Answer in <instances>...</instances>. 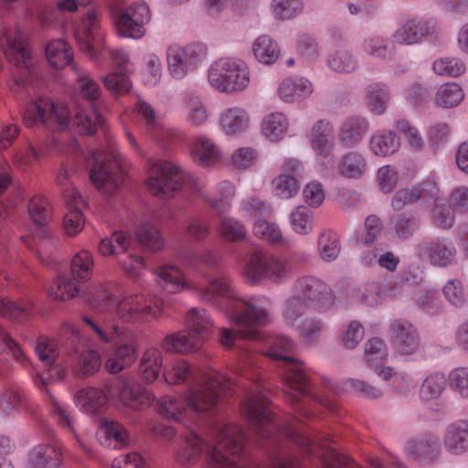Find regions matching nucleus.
<instances>
[{
    "mask_svg": "<svg viewBox=\"0 0 468 468\" xmlns=\"http://www.w3.org/2000/svg\"><path fill=\"white\" fill-rule=\"evenodd\" d=\"M155 273L168 292L191 291L202 302L211 303L229 318L237 330L221 328L219 334L220 344L228 349L236 345L238 337L256 338L259 329L271 320V303L267 297L241 298L227 278H213L207 286H200L187 281L183 271L172 264L159 267Z\"/></svg>",
    "mask_w": 468,
    "mask_h": 468,
    "instance_id": "f257e3e1",
    "label": "nucleus"
},
{
    "mask_svg": "<svg viewBox=\"0 0 468 468\" xmlns=\"http://www.w3.org/2000/svg\"><path fill=\"white\" fill-rule=\"evenodd\" d=\"M145 181L149 191L162 199H169L179 191L197 196L218 214L226 212L235 196L234 186L229 181L219 184L216 197H210L205 191L206 176L183 169L171 161H149Z\"/></svg>",
    "mask_w": 468,
    "mask_h": 468,
    "instance_id": "f03ea898",
    "label": "nucleus"
},
{
    "mask_svg": "<svg viewBox=\"0 0 468 468\" xmlns=\"http://www.w3.org/2000/svg\"><path fill=\"white\" fill-rule=\"evenodd\" d=\"M163 377L169 385L187 386L185 399L192 410H209L218 406L223 394L232 390L234 379L217 370L204 372L183 358L175 359L164 367Z\"/></svg>",
    "mask_w": 468,
    "mask_h": 468,
    "instance_id": "7ed1b4c3",
    "label": "nucleus"
},
{
    "mask_svg": "<svg viewBox=\"0 0 468 468\" xmlns=\"http://www.w3.org/2000/svg\"><path fill=\"white\" fill-rule=\"evenodd\" d=\"M76 41L87 56L92 59L109 56L116 68L103 78L104 86L114 94H123L131 89L129 56L123 49H112L104 42L101 19L93 8H90L74 26Z\"/></svg>",
    "mask_w": 468,
    "mask_h": 468,
    "instance_id": "20e7f679",
    "label": "nucleus"
},
{
    "mask_svg": "<svg viewBox=\"0 0 468 468\" xmlns=\"http://www.w3.org/2000/svg\"><path fill=\"white\" fill-rule=\"evenodd\" d=\"M267 355L285 363L282 374L283 389L296 412L304 418L311 416L306 408V399L317 401L330 411H335V404L331 399L318 396L313 391L309 368L290 355L294 349V342L287 336L276 335L270 340Z\"/></svg>",
    "mask_w": 468,
    "mask_h": 468,
    "instance_id": "39448f33",
    "label": "nucleus"
},
{
    "mask_svg": "<svg viewBox=\"0 0 468 468\" xmlns=\"http://www.w3.org/2000/svg\"><path fill=\"white\" fill-rule=\"evenodd\" d=\"M117 398L127 408L143 410L151 406L154 395L136 381L116 378L109 381L104 389L88 387L78 390L75 403L87 414L97 415L104 411L109 399Z\"/></svg>",
    "mask_w": 468,
    "mask_h": 468,
    "instance_id": "423d86ee",
    "label": "nucleus"
},
{
    "mask_svg": "<svg viewBox=\"0 0 468 468\" xmlns=\"http://www.w3.org/2000/svg\"><path fill=\"white\" fill-rule=\"evenodd\" d=\"M91 303L105 312L103 319L122 323L141 324L157 319L164 309L163 300L155 295L127 293L118 299L105 287L101 286L92 295Z\"/></svg>",
    "mask_w": 468,
    "mask_h": 468,
    "instance_id": "0eeeda50",
    "label": "nucleus"
},
{
    "mask_svg": "<svg viewBox=\"0 0 468 468\" xmlns=\"http://www.w3.org/2000/svg\"><path fill=\"white\" fill-rule=\"evenodd\" d=\"M76 73L78 90L83 99V103L77 106L72 123L78 133L90 135L104 123V117L101 113L102 90L100 84L87 70L76 69Z\"/></svg>",
    "mask_w": 468,
    "mask_h": 468,
    "instance_id": "6e6552de",
    "label": "nucleus"
},
{
    "mask_svg": "<svg viewBox=\"0 0 468 468\" xmlns=\"http://www.w3.org/2000/svg\"><path fill=\"white\" fill-rule=\"evenodd\" d=\"M82 321L103 343L112 344L117 341H126L120 345L106 360L105 367L107 371L112 374L119 373L135 361L137 357L136 348L131 340L130 332L124 326L108 319H103L101 323H98L89 316H83Z\"/></svg>",
    "mask_w": 468,
    "mask_h": 468,
    "instance_id": "1a4fd4ad",
    "label": "nucleus"
},
{
    "mask_svg": "<svg viewBox=\"0 0 468 468\" xmlns=\"http://www.w3.org/2000/svg\"><path fill=\"white\" fill-rule=\"evenodd\" d=\"M0 48L15 67L13 79L9 82L10 90L16 92L20 89H26L32 81L35 72L26 36L17 29L3 28L0 31Z\"/></svg>",
    "mask_w": 468,
    "mask_h": 468,
    "instance_id": "9d476101",
    "label": "nucleus"
},
{
    "mask_svg": "<svg viewBox=\"0 0 468 468\" xmlns=\"http://www.w3.org/2000/svg\"><path fill=\"white\" fill-rule=\"evenodd\" d=\"M187 329L167 335L161 343L166 353L187 355L197 352L208 336L212 322L207 310L192 308L187 314Z\"/></svg>",
    "mask_w": 468,
    "mask_h": 468,
    "instance_id": "9b49d317",
    "label": "nucleus"
},
{
    "mask_svg": "<svg viewBox=\"0 0 468 468\" xmlns=\"http://www.w3.org/2000/svg\"><path fill=\"white\" fill-rule=\"evenodd\" d=\"M93 161L90 170V179L99 189L112 194L124 179L123 161L113 141H110L106 150H92Z\"/></svg>",
    "mask_w": 468,
    "mask_h": 468,
    "instance_id": "f8f14e48",
    "label": "nucleus"
},
{
    "mask_svg": "<svg viewBox=\"0 0 468 468\" xmlns=\"http://www.w3.org/2000/svg\"><path fill=\"white\" fill-rule=\"evenodd\" d=\"M209 85L226 94L239 93L250 84V70L245 61L237 58H221L214 61L208 69Z\"/></svg>",
    "mask_w": 468,
    "mask_h": 468,
    "instance_id": "ddd939ff",
    "label": "nucleus"
},
{
    "mask_svg": "<svg viewBox=\"0 0 468 468\" xmlns=\"http://www.w3.org/2000/svg\"><path fill=\"white\" fill-rule=\"evenodd\" d=\"M292 274V264L287 258L257 251L250 254L244 267V275L252 284L264 281L280 284L290 280Z\"/></svg>",
    "mask_w": 468,
    "mask_h": 468,
    "instance_id": "4468645a",
    "label": "nucleus"
},
{
    "mask_svg": "<svg viewBox=\"0 0 468 468\" xmlns=\"http://www.w3.org/2000/svg\"><path fill=\"white\" fill-rule=\"evenodd\" d=\"M69 110L55 104L48 97H39L26 109L23 122L27 127L43 126L51 131L64 130L69 125Z\"/></svg>",
    "mask_w": 468,
    "mask_h": 468,
    "instance_id": "2eb2a0df",
    "label": "nucleus"
},
{
    "mask_svg": "<svg viewBox=\"0 0 468 468\" xmlns=\"http://www.w3.org/2000/svg\"><path fill=\"white\" fill-rule=\"evenodd\" d=\"M112 18L120 37L140 39L146 33L145 26L151 20V11L145 2L138 1L128 6L113 7Z\"/></svg>",
    "mask_w": 468,
    "mask_h": 468,
    "instance_id": "dca6fc26",
    "label": "nucleus"
},
{
    "mask_svg": "<svg viewBox=\"0 0 468 468\" xmlns=\"http://www.w3.org/2000/svg\"><path fill=\"white\" fill-rule=\"evenodd\" d=\"M33 313L32 304L28 302H14L7 298L0 297V315L4 318L22 322L27 319ZM7 350L12 357L22 367H27L29 360L20 346L8 333L0 329V351Z\"/></svg>",
    "mask_w": 468,
    "mask_h": 468,
    "instance_id": "f3484780",
    "label": "nucleus"
},
{
    "mask_svg": "<svg viewBox=\"0 0 468 468\" xmlns=\"http://www.w3.org/2000/svg\"><path fill=\"white\" fill-rule=\"evenodd\" d=\"M62 345L69 356L77 358V372L79 375L88 377L99 371L101 366L100 354L93 349H83L80 345V330L72 325H67L64 329Z\"/></svg>",
    "mask_w": 468,
    "mask_h": 468,
    "instance_id": "a211bd4d",
    "label": "nucleus"
},
{
    "mask_svg": "<svg viewBox=\"0 0 468 468\" xmlns=\"http://www.w3.org/2000/svg\"><path fill=\"white\" fill-rule=\"evenodd\" d=\"M292 292L298 293L318 311L329 310L335 302L332 288L321 279L312 275L296 279L292 284Z\"/></svg>",
    "mask_w": 468,
    "mask_h": 468,
    "instance_id": "6ab92c4d",
    "label": "nucleus"
},
{
    "mask_svg": "<svg viewBox=\"0 0 468 468\" xmlns=\"http://www.w3.org/2000/svg\"><path fill=\"white\" fill-rule=\"evenodd\" d=\"M218 407L209 410H192L185 399V392L182 398L165 395L158 400L157 411L166 420H175L186 428L190 424H198L201 420L218 411Z\"/></svg>",
    "mask_w": 468,
    "mask_h": 468,
    "instance_id": "aec40b11",
    "label": "nucleus"
},
{
    "mask_svg": "<svg viewBox=\"0 0 468 468\" xmlns=\"http://www.w3.org/2000/svg\"><path fill=\"white\" fill-rule=\"evenodd\" d=\"M205 56L200 45L182 47L177 44L170 45L166 51V60L170 75L176 80H182L190 71L201 64Z\"/></svg>",
    "mask_w": 468,
    "mask_h": 468,
    "instance_id": "412c9836",
    "label": "nucleus"
},
{
    "mask_svg": "<svg viewBox=\"0 0 468 468\" xmlns=\"http://www.w3.org/2000/svg\"><path fill=\"white\" fill-rule=\"evenodd\" d=\"M130 244V236L122 231H115L111 238L101 239L98 250L101 255L105 257L117 254L118 250L127 253L125 259H120L119 262L129 276L137 277L144 268V261L142 257L128 252Z\"/></svg>",
    "mask_w": 468,
    "mask_h": 468,
    "instance_id": "4be33fe9",
    "label": "nucleus"
},
{
    "mask_svg": "<svg viewBox=\"0 0 468 468\" xmlns=\"http://www.w3.org/2000/svg\"><path fill=\"white\" fill-rule=\"evenodd\" d=\"M441 27L433 17L414 16L405 21L392 35L394 43L415 45L424 39L438 37Z\"/></svg>",
    "mask_w": 468,
    "mask_h": 468,
    "instance_id": "5701e85b",
    "label": "nucleus"
},
{
    "mask_svg": "<svg viewBox=\"0 0 468 468\" xmlns=\"http://www.w3.org/2000/svg\"><path fill=\"white\" fill-rule=\"evenodd\" d=\"M417 253L431 265L445 268L454 263L457 250L450 238L437 236L419 243Z\"/></svg>",
    "mask_w": 468,
    "mask_h": 468,
    "instance_id": "b1692460",
    "label": "nucleus"
},
{
    "mask_svg": "<svg viewBox=\"0 0 468 468\" xmlns=\"http://www.w3.org/2000/svg\"><path fill=\"white\" fill-rule=\"evenodd\" d=\"M33 381L35 385L47 395L46 401L48 405L52 419L61 429L74 434L75 419L73 411L68 404L59 401L50 393V390L48 388L49 378H46L44 376L36 373L33 376Z\"/></svg>",
    "mask_w": 468,
    "mask_h": 468,
    "instance_id": "393cba45",
    "label": "nucleus"
},
{
    "mask_svg": "<svg viewBox=\"0 0 468 468\" xmlns=\"http://www.w3.org/2000/svg\"><path fill=\"white\" fill-rule=\"evenodd\" d=\"M218 123L225 134L235 136L249 129L250 117L245 108L230 106L220 112Z\"/></svg>",
    "mask_w": 468,
    "mask_h": 468,
    "instance_id": "a878e982",
    "label": "nucleus"
},
{
    "mask_svg": "<svg viewBox=\"0 0 468 468\" xmlns=\"http://www.w3.org/2000/svg\"><path fill=\"white\" fill-rule=\"evenodd\" d=\"M442 443L452 455H463L468 452V420H457L449 423L443 432Z\"/></svg>",
    "mask_w": 468,
    "mask_h": 468,
    "instance_id": "bb28decb",
    "label": "nucleus"
},
{
    "mask_svg": "<svg viewBox=\"0 0 468 468\" xmlns=\"http://www.w3.org/2000/svg\"><path fill=\"white\" fill-rule=\"evenodd\" d=\"M63 461V451L58 443H43L35 446L28 454L30 468H58Z\"/></svg>",
    "mask_w": 468,
    "mask_h": 468,
    "instance_id": "cd10ccee",
    "label": "nucleus"
},
{
    "mask_svg": "<svg viewBox=\"0 0 468 468\" xmlns=\"http://www.w3.org/2000/svg\"><path fill=\"white\" fill-rule=\"evenodd\" d=\"M35 351L47 367L51 379L58 380L64 378L66 370L56 363L58 356V347L53 339L46 336L38 337Z\"/></svg>",
    "mask_w": 468,
    "mask_h": 468,
    "instance_id": "c85d7f7f",
    "label": "nucleus"
},
{
    "mask_svg": "<svg viewBox=\"0 0 468 468\" xmlns=\"http://www.w3.org/2000/svg\"><path fill=\"white\" fill-rule=\"evenodd\" d=\"M408 454L419 463H432L440 455V443L438 438L432 434H426L406 444Z\"/></svg>",
    "mask_w": 468,
    "mask_h": 468,
    "instance_id": "c756f323",
    "label": "nucleus"
},
{
    "mask_svg": "<svg viewBox=\"0 0 468 468\" xmlns=\"http://www.w3.org/2000/svg\"><path fill=\"white\" fill-rule=\"evenodd\" d=\"M190 154L192 160L203 167L214 166L222 157L219 146L212 139L204 135L195 138Z\"/></svg>",
    "mask_w": 468,
    "mask_h": 468,
    "instance_id": "7c9ffc66",
    "label": "nucleus"
},
{
    "mask_svg": "<svg viewBox=\"0 0 468 468\" xmlns=\"http://www.w3.org/2000/svg\"><path fill=\"white\" fill-rule=\"evenodd\" d=\"M313 149L324 157L322 165L333 162V128L329 122L320 120L314 123L311 133Z\"/></svg>",
    "mask_w": 468,
    "mask_h": 468,
    "instance_id": "2f4dec72",
    "label": "nucleus"
},
{
    "mask_svg": "<svg viewBox=\"0 0 468 468\" xmlns=\"http://www.w3.org/2000/svg\"><path fill=\"white\" fill-rule=\"evenodd\" d=\"M369 129L368 122L361 116L346 119L338 131V140L346 148L359 144Z\"/></svg>",
    "mask_w": 468,
    "mask_h": 468,
    "instance_id": "473e14b6",
    "label": "nucleus"
},
{
    "mask_svg": "<svg viewBox=\"0 0 468 468\" xmlns=\"http://www.w3.org/2000/svg\"><path fill=\"white\" fill-rule=\"evenodd\" d=\"M387 356V346L381 339L374 337L366 344L365 356L368 366L374 368L377 374L385 380L392 377L398 378V376L393 373L392 367L381 368Z\"/></svg>",
    "mask_w": 468,
    "mask_h": 468,
    "instance_id": "72a5a7b5",
    "label": "nucleus"
},
{
    "mask_svg": "<svg viewBox=\"0 0 468 468\" xmlns=\"http://www.w3.org/2000/svg\"><path fill=\"white\" fill-rule=\"evenodd\" d=\"M312 83L303 77H289L284 79L278 89L280 98L285 102H296L309 97L313 93Z\"/></svg>",
    "mask_w": 468,
    "mask_h": 468,
    "instance_id": "f704fd0d",
    "label": "nucleus"
},
{
    "mask_svg": "<svg viewBox=\"0 0 468 468\" xmlns=\"http://www.w3.org/2000/svg\"><path fill=\"white\" fill-rule=\"evenodd\" d=\"M367 170V158L356 151H349L342 154L336 165L338 175L347 179H360Z\"/></svg>",
    "mask_w": 468,
    "mask_h": 468,
    "instance_id": "c9c22d12",
    "label": "nucleus"
},
{
    "mask_svg": "<svg viewBox=\"0 0 468 468\" xmlns=\"http://www.w3.org/2000/svg\"><path fill=\"white\" fill-rule=\"evenodd\" d=\"M392 335L399 350L404 355L414 353L420 345L419 336L412 324L405 320H396L391 324Z\"/></svg>",
    "mask_w": 468,
    "mask_h": 468,
    "instance_id": "e433bc0d",
    "label": "nucleus"
},
{
    "mask_svg": "<svg viewBox=\"0 0 468 468\" xmlns=\"http://www.w3.org/2000/svg\"><path fill=\"white\" fill-rule=\"evenodd\" d=\"M135 111L144 120L147 133L151 134L154 141L165 146L168 144V142H165V138L169 135V132L156 120L154 108L147 102L138 100L135 104Z\"/></svg>",
    "mask_w": 468,
    "mask_h": 468,
    "instance_id": "4c0bfd02",
    "label": "nucleus"
},
{
    "mask_svg": "<svg viewBox=\"0 0 468 468\" xmlns=\"http://www.w3.org/2000/svg\"><path fill=\"white\" fill-rule=\"evenodd\" d=\"M400 148V139L390 130H381L374 133L369 141L370 152L379 157L394 154Z\"/></svg>",
    "mask_w": 468,
    "mask_h": 468,
    "instance_id": "58836bf2",
    "label": "nucleus"
},
{
    "mask_svg": "<svg viewBox=\"0 0 468 468\" xmlns=\"http://www.w3.org/2000/svg\"><path fill=\"white\" fill-rule=\"evenodd\" d=\"M98 436L107 447L122 448L129 441L127 430L118 421L104 420L99 428Z\"/></svg>",
    "mask_w": 468,
    "mask_h": 468,
    "instance_id": "ea45409f",
    "label": "nucleus"
},
{
    "mask_svg": "<svg viewBox=\"0 0 468 468\" xmlns=\"http://www.w3.org/2000/svg\"><path fill=\"white\" fill-rule=\"evenodd\" d=\"M383 290L378 282H367L361 286L352 288L347 292L349 303H361L374 306L381 303Z\"/></svg>",
    "mask_w": 468,
    "mask_h": 468,
    "instance_id": "a19ab883",
    "label": "nucleus"
},
{
    "mask_svg": "<svg viewBox=\"0 0 468 468\" xmlns=\"http://www.w3.org/2000/svg\"><path fill=\"white\" fill-rule=\"evenodd\" d=\"M163 367V356L159 349L150 347L146 349L141 358L139 372L142 379L152 383L157 379Z\"/></svg>",
    "mask_w": 468,
    "mask_h": 468,
    "instance_id": "79ce46f5",
    "label": "nucleus"
},
{
    "mask_svg": "<svg viewBox=\"0 0 468 468\" xmlns=\"http://www.w3.org/2000/svg\"><path fill=\"white\" fill-rule=\"evenodd\" d=\"M46 56L51 66L62 69L73 62V52L63 39L50 41L46 48Z\"/></svg>",
    "mask_w": 468,
    "mask_h": 468,
    "instance_id": "37998d69",
    "label": "nucleus"
},
{
    "mask_svg": "<svg viewBox=\"0 0 468 468\" xmlns=\"http://www.w3.org/2000/svg\"><path fill=\"white\" fill-rule=\"evenodd\" d=\"M94 268V260L90 251L81 250L75 253L71 259V276L78 283L87 282L91 278Z\"/></svg>",
    "mask_w": 468,
    "mask_h": 468,
    "instance_id": "c03bdc74",
    "label": "nucleus"
},
{
    "mask_svg": "<svg viewBox=\"0 0 468 468\" xmlns=\"http://www.w3.org/2000/svg\"><path fill=\"white\" fill-rule=\"evenodd\" d=\"M254 58L261 64H273L280 56V48L276 41L267 35L258 37L252 46Z\"/></svg>",
    "mask_w": 468,
    "mask_h": 468,
    "instance_id": "a18cd8bd",
    "label": "nucleus"
},
{
    "mask_svg": "<svg viewBox=\"0 0 468 468\" xmlns=\"http://www.w3.org/2000/svg\"><path fill=\"white\" fill-rule=\"evenodd\" d=\"M464 98L463 88L455 83H444L439 87L434 98L436 106L450 109L459 105Z\"/></svg>",
    "mask_w": 468,
    "mask_h": 468,
    "instance_id": "49530a36",
    "label": "nucleus"
},
{
    "mask_svg": "<svg viewBox=\"0 0 468 468\" xmlns=\"http://www.w3.org/2000/svg\"><path fill=\"white\" fill-rule=\"evenodd\" d=\"M184 112L186 121L193 126H200L207 122L209 113L201 100L188 94L184 98Z\"/></svg>",
    "mask_w": 468,
    "mask_h": 468,
    "instance_id": "de8ad7c7",
    "label": "nucleus"
},
{
    "mask_svg": "<svg viewBox=\"0 0 468 468\" xmlns=\"http://www.w3.org/2000/svg\"><path fill=\"white\" fill-rule=\"evenodd\" d=\"M65 203L68 207V212L63 220L64 229L68 235L75 236L83 229L85 225V218L81 210L84 201L80 197V203L75 202L73 198L70 202Z\"/></svg>",
    "mask_w": 468,
    "mask_h": 468,
    "instance_id": "09e8293b",
    "label": "nucleus"
},
{
    "mask_svg": "<svg viewBox=\"0 0 468 468\" xmlns=\"http://www.w3.org/2000/svg\"><path fill=\"white\" fill-rule=\"evenodd\" d=\"M27 399L26 392L18 387L5 388L0 390V413L11 415L16 412Z\"/></svg>",
    "mask_w": 468,
    "mask_h": 468,
    "instance_id": "8fccbe9b",
    "label": "nucleus"
},
{
    "mask_svg": "<svg viewBox=\"0 0 468 468\" xmlns=\"http://www.w3.org/2000/svg\"><path fill=\"white\" fill-rule=\"evenodd\" d=\"M263 135L271 142L280 141L288 129V121L282 112H273L267 115L261 123Z\"/></svg>",
    "mask_w": 468,
    "mask_h": 468,
    "instance_id": "3c124183",
    "label": "nucleus"
},
{
    "mask_svg": "<svg viewBox=\"0 0 468 468\" xmlns=\"http://www.w3.org/2000/svg\"><path fill=\"white\" fill-rule=\"evenodd\" d=\"M306 346L317 343L324 331V324L317 318H305L292 327Z\"/></svg>",
    "mask_w": 468,
    "mask_h": 468,
    "instance_id": "603ef678",
    "label": "nucleus"
},
{
    "mask_svg": "<svg viewBox=\"0 0 468 468\" xmlns=\"http://www.w3.org/2000/svg\"><path fill=\"white\" fill-rule=\"evenodd\" d=\"M317 247L324 261H332L335 260L341 250L338 234L332 229L323 230L318 236Z\"/></svg>",
    "mask_w": 468,
    "mask_h": 468,
    "instance_id": "864d4df0",
    "label": "nucleus"
},
{
    "mask_svg": "<svg viewBox=\"0 0 468 468\" xmlns=\"http://www.w3.org/2000/svg\"><path fill=\"white\" fill-rule=\"evenodd\" d=\"M309 306L310 304L304 299L292 292V296L284 303L282 311L284 324L289 327H294Z\"/></svg>",
    "mask_w": 468,
    "mask_h": 468,
    "instance_id": "5fc2aeb1",
    "label": "nucleus"
},
{
    "mask_svg": "<svg viewBox=\"0 0 468 468\" xmlns=\"http://www.w3.org/2000/svg\"><path fill=\"white\" fill-rule=\"evenodd\" d=\"M420 228V221L412 215L401 213L391 221V234L400 240L410 239Z\"/></svg>",
    "mask_w": 468,
    "mask_h": 468,
    "instance_id": "6e6d98bb",
    "label": "nucleus"
},
{
    "mask_svg": "<svg viewBox=\"0 0 468 468\" xmlns=\"http://www.w3.org/2000/svg\"><path fill=\"white\" fill-rule=\"evenodd\" d=\"M448 378L442 373L429 375L420 388V398L423 401L438 399L446 388Z\"/></svg>",
    "mask_w": 468,
    "mask_h": 468,
    "instance_id": "4d7b16f0",
    "label": "nucleus"
},
{
    "mask_svg": "<svg viewBox=\"0 0 468 468\" xmlns=\"http://www.w3.org/2000/svg\"><path fill=\"white\" fill-rule=\"evenodd\" d=\"M367 104L370 112L382 114L389 100L388 88L379 83H374L367 88Z\"/></svg>",
    "mask_w": 468,
    "mask_h": 468,
    "instance_id": "13d9d810",
    "label": "nucleus"
},
{
    "mask_svg": "<svg viewBox=\"0 0 468 468\" xmlns=\"http://www.w3.org/2000/svg\"><path fill=\"white\" fill-rule=\"evenodd\" d=\"M218 230L223 239L230 242L242 241L247 237L245 226L234 218H221Z\"/></svg>",
    "mask_w": 468,
    "mask_h": 468,
    "instance_id": "bf43d9fd",
    "label": "nucleus"
},
{
    "mask_svg": "<svg viewBox=\"0 0 468 468\" xmlns=\"http://www.w3.org/2000/svg\"><path fill=\"white\" fill-rule=\"evenodd\" d=\"M79 285L73 279L58 277L48 288V295L55 300L67 301L79 293Z\"/></svg>",
    "mask_w": 468,
    "mask_h": 468,
    "instance_id": "052dcab7",
    "label": "nucleus"
},
{
    "mask_svg": "<svg viewBox=\"0 0 468 468\" xmlns=\"http://www.w3.org/2000/svg\"><path fill=\"white\" fill-rule=\"evenodd\" d=\"M292 230L300 235H307L314 229V216L305 206L297 207L290 215Z\"/></svg>",
    "mask_w": 468,
    "mask_h": 468,
    "instance_id": "680f3d73",
    "label": "nucleus"
},
{
    "mask_svg": "<svg viewBox=\"0 0 468 468\" xmlns=\"http://www.w3.org/2000/svg\"><path fill=\"white\" fill-rule=\"evenodd\" d=\"M432 69L436 75L442 77L457 78L466 70L465 63L459 58H441L432 64Z\"/></svg>",
    "mask_w": 468,
    "mask_h": 468,
    "instance_id": "e2e57ef3",
    "label": "nucleus"
},
{
    "mask_svg": "<svg viewBox=\"0 0 468 468\" xmlns=\"http://www.w3.org/2000/svg\"><path fill=\"white\" fill-rule=\"evenodd\" d=\"M28 213L36 224L44 227L51 218L50 203L45 197L36 195L30 199Z\"/></svg>",
    "mask_w": 468,
    "mask_h": 468,
    "instance_id": "0e129e2a",
    "label": "nucleus"
},
{
    "mask_svg": "<svg viewBox=\"0 0 468 468\" xmlns=\"http://www.w3.org/2000/svg\"><path fill=\"white\" fill-rule=\"evenodd\" d=\"M254 235L269 244H281L283 239L282 233L274 222L258 219L253 225Z\"/></svg>",
    "mask_w": 468,
    "mask_h": 468,
    "instance_id": "69168bd1",
    "label": "nucleus"
},
{
    "mask_svg": "<svg viewBox=\"0 0 468 468\" xmlns=\"http://www.w3.org/2000/svg\"><path fill=\"white\" fill-rule=\"evenodd\" d=\"M327 66L339 73H351L357 67L356 59L345 49L337 50L327 58Z\"/></svg>",
    "mask_w": 468,
    "mask_h": 468,
    "instance_id": "338daca9",
    "label": "nucleus"
},
{
    "mask_svg": "<svg viewBox=\"0 0 468 468\" xmlns=\"http://www.w3.org/2000/svg\"><path fill=\"white\" fill-rule=\"evenodd\" d=\"M299 189V181L294 176L280 174L272 180V191L275 196L282 198L292 197L298 193Z\"/></svg>",
    "mask_w": 468,
    "mask_h": 468,
    "instance_id": "774afa93",
    "label": "nucleus"
}]
</instances>
